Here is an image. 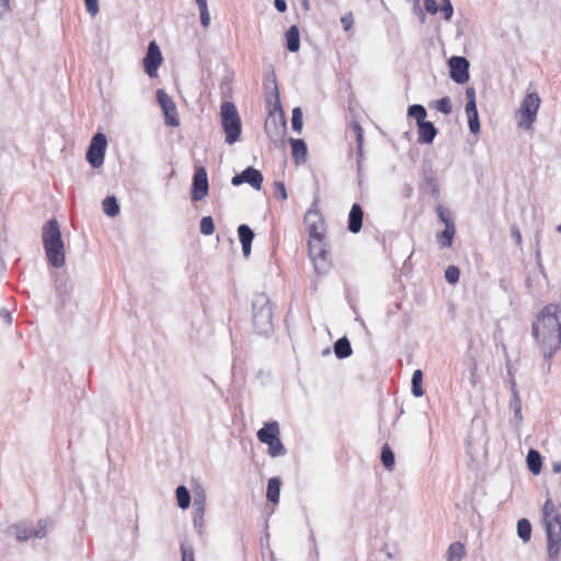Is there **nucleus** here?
I'll return each instance as SVG.
<instances>
[{
    "label": "nucleus",
    "mask_w": 561,
    "mask_h": 561,
    "mask_svg": "<svg viewBox=\"0 0 561 561\" xmlns=\"http://www.w3.org/2000/svg\"><path fill=\"white\" fill-rule=\"evenodd\" d=\"M533 333L543 357L550 358L561 345V306L547 305L538 314Z\"/></svg>",
    "instance_id": "1"
},
{
    "label": "nucleus",
    "mask_w": 561,
    "mask_h": 561,
    "mask_svg": "<svg viewBox=\"0 0 561 561\" xmlns=\"http://www.w3.org/2000/svg\"><path fill=\"white\" fill-rule=\"evenodd\" d=\"M42 238L48 262L54 267H62L65 265V244L56 219H50L44 226Z\"/></svg>",
    "instance_id": "2"
},
{
    "label": "nucleus",
    "mask_w": 561,
    "mask_h": 561,
    "mask_svg": "<svg viewBox=\"0 0 561 561\" xmlns=\"http://www.w3.org/2000/svg\"><path fill=\"white\" fill-rule=\"evenodd\" d=\"M220 121L226 134V142L228 145H233L240 138L242 126L241 118L233 103L224 102L221 104Z\"/></svg>",
    "instance_id": "3"
},
{
    "label": "nucleus",
    "mask_w": 561,
    "mask_h": 561,
    "mask_svg": "<svg viewBox=\"0 0 561 561\" xmlns=\"http://www.w3.org/2000/svg\"><path fill=\"white\" fill-rule=\"evenodd\" d=\"M253 323L259 333L266 334L272 330V308L268 297L261 293L254 295Z\"/></svg>",
    "instance_id": "4"
},
{
    "label": "nucleus",
    "mask_w": 561,
    "mask_h": 561,
    "mask_svg": "<svg viewBox=\"0 0 561 561\" xmlns=\"http://www.w3.org/2000/svg\"><path fill=\"white\" fill-rule=\"evenodd\" d=\"M540 98L536 92H529L522 101L516 116L518 118V126L524 129L531 128L536 121L537 112L540 106Z\"/></svg>",
    "instance_id": "5"
},
{
    "label": "nucleus",
    "mask_w": 561,
    "mask_h": 561,
    "mask_svg": "<svg viewBox=\"0 0 561 561\" xmlns=\"http://www.w3.org/2000/svg\"><path fill=\"white\" fill-rule=\"evenodd\" d=\"M309 255L317 273L323 274L329 270L324 238L309 239Z\"/></svg>",
    "instance_id": "6"
},
{
    "label": "nucleus",
    "mask_w": 561,
    "mask_h": 561,
    "mask_svg": "<svg viewBox=\"0 0 561 561\" xmlns=\"http://www.w3.org/2000/svg\"><path fill=\"white\" fill-rule=\"evenodd\" d=\"M107 140L104 134L98 133L92 137L87 151V160L93 168H100L104 162Z\"/></svg>",
    "instance_id": "7"
},
{
    "label": "nucleus",
    "mask_w": 561,
    "mask_h": 561,
    "mask_svg": "<svg viewBox=\"0 0 561 561\" xmlns=\"http://www.w3.org/2000/svg\"><path fill=\"white\" fill-rule=\"evenodd\" d=\"M163 57L161 54V50L158 46V44L153 41L150 42L148 45L147 54L145 58L142 59V66L145 69V72L150 78H157L158 77V69L162 65Z\"/></svg>",
    "instance_id": "8"
},
{
    "label": "nucleus",
    "mask_w": 561,
    "mask_h": 561,
    "mask_svg": "<svg viewBox=\"0 0 561 561\" xmlns=\"http://www.w3.org/2000/svg\"><path fill=\"white\" fill-rule=\"evenodd\" d=\"M305 226L309 233V239L325 237L324 220L318 210L310 209L306 213Z\"/></svg>",
    "instance_id": "9"
},
{
    "label": "nucleus",
    "mask_w": 561,
    "mask_h": 561,
    "mask_svg": "<svg viewBox=\"0 0 561 561\" xmlns=\"http://www.w3.org/2000/svg\"><path fill=\"white\" fill-rule=\"evenodd\" d=\"M158 102L163 111L165 123L169 126L178 127L180 125V119L178 115L176 105L173 100L163 91H157Z\"/></svg>",
    "instance_id": "10"
},
{
    "label": "nucleus",
    "mask_w": 561,
    "mask_h": 561,
    "mask_svg": "<svg viewBox=\"0 0 561 561\" xmlns=\"http://www.w3.org/2000/svg\"><path fill=\"white\" fill-rule=\"evenodd\" d=\"M242 183H248L253 188L260 191L262 188L263 175L257 169L248 167L231 180V184L234 186L241 185Z\"/></svg>",
    "instance_id": "11"
},
{
    "label": "nucleus",
    "mask_w": 561,
    "mask_h": 561,
    "mask_svg": "<svg viewBox=\"0 0 561 561\" xmlns=\"http://www.w3.org/2000/svg\"><path fill=\"white\" fill-rule=\"evenodd\" d=\"M450 78L457 83H466L469 80V62L463 57L453 56L448 61Z\"/></svg>",
    "instance_id": "12"
},
{
    "label": "nucleus",
    "mask_w": 561,
    "mask_h": 561,
    "mask_svg": "<svg viewBox=\"0 0 561 561\" xmlns=\"http://www.w3.org/2000/svg\"><path fill=\"white\" fill-rule=\"evenodd\" d=\"M208 194V180L206 170L197 168L193 176L192 199L197 202L204 199Z\"/></svg>",
    "instance_id": "13"
},
{
    "label": "nucleus",
    "mask_w": 561,
    "mask_h": 561,
    "mask_svg": "<svg viewBox=\"0 0 561 561\" xmlns=\"http://www.w3.org/2000/svg\"><path fill=\"white\" fill-rule=\"evenodd\" d=\"M542 523L545 528H549L556 525L561 526V516L559 508L549 497L546 500L542 506Z\"/></svg>",
    "instance_id": "14"
},
{
    "label": "nucleus",
    "mask_w": 561,
    "mask_h": 561,
    "mask_svg": "<svg viewBox=\"0 0 561 561\" xmlns=\"http://www.w3.org/2000/svg\"><path fill=\"white\" fill-rule=\"evenodd\" d=\"M205 506H206V494L204 490H199L195 492L194 494V517H193V524L194 527L202 530L204 526V515H205Z\"/></svg>",
    "instance_id": "15"
},
{
    "label": "nucleus",
    "mask_w": 561,
    "mask_h": 561,
    "mask_svg": "<svg viewBox=\"0 0 561 561\" xmlns=\"http://www.w3.org/2000/svg\"><path fill=\"white\" fill-rule=\"evenodd\" d=\"M510 408L514 412V416L511 420V423L513 424L516 431H519L524 417L522 412V400L519 398L515 383H513L512 386V399L510 401Z\"/></svg>",
    "instance_id": "16"
},
{
    "label": "nucleus",
    "mask_w": 561,
    "mask_h": 561,
    "mask_svg": "<svg viewBox=\"0 0 561 561\" xmlns=\"http://www.w3.org/2000/svg\"><path fill=\"white\" fill-rule=\"evenodd\" d=\"M548 538V553L554 557L561 549V526L545 528Z\"/></svg>",
    "instance_id": "17"
},
{
    "label": "nucleus",
    "mask_w": 561,
    "mask_h": 561,
    "mask_svg": "<svg viewBox=\"0 0 561 561\" xmlns=\"http://www.w3.org/2000/svg\"><path fill=\"white\" fill-rule=\"evenodd\" d=\"M238 234L242 244V252L245 257L251 253V244L254 238V233L248 225H240L238 228Z\"/></svg>",
    "instance_id": "18"
},
{
    "label": "nucleus",
    "mask_w": 561,
    "mask_h": 561,
    "mask_svg": "<svg viewBox=\"0 0 561 561\" xmlns=\"http://www.w3.org/2000/svg\"><path fill=\"white\" fill-rule=\"evenodd\" d=\"M279 435V427L277 422L266 423L257 432V438L261 443L267 444Z\"/></svg>",
    "instance_id": "19"
},
{
    "label": "nucleus",
    "mask_w": 561,
    "mask_h": 561,
    "mask_svg": "<svg viewBox=\"0 0 561 561\" xmlns=\"http://www.w3.org/2000/svg\"><path fill=\"white\" fill-rule=\"evenodd\" d=\"M363 225V210L358 204H354L348 216V229L353 233H357Z\"/></svg>",
    "instance_id": "20"
},
{
    "label": "nucleus",
    "mask_w": 561,
    "mask_h": 561,
    "mask_svg": "<svg viewBox=\"0 0 561 561\" xmlns=\"http://www.w3.org/2000/svg\"><path fill=\"white\" fill-rule=\"evenodd\" d=\"M417 127H419V141L423 142V144H432L437 134V130H436L435 126L433 125V123L424 122V123L417 125Z\"/></svg>",
    "instance_id": "21"
},
{
    "label": "nucleus",
    "mask_w": 561,
    "mask_h": 561,
    "mask_svg": "<svg viewBox=\"0 0 561 561\" xmlns=\"http://www.w3.org/2000/svg\"><path fill=\"white\" fill-rule=\"evenodd\" d=\"M466 114L468 117L469 129L472 134L480 131V122L478 117L477 104H466Z\"/></svg>",
    "instance_id": "22"
},
{
    "label": "nucleus",
    "mask_w": 561,
    "mask_h": 561,
    "mask_svg": "<svg viewBox=\"0 0 561 561\" xmlns=\"http://www.w3.org/2000/svg\"><path fill=\"white\" fill-rule=\"evenodd\" d=\"M286 43L287 48L289 51L295 53L299 50L300 47V37H299V31L296 25L290 26L286 34Z\"/></svg>",
    "instance_id": "23"
},
{
    "label": "nucleus",
    "mask_w": 561,
    "mask_h": 561,
    "mask_svg": "<svg viewBox=\"0 0 561 561\" xmlns=\"http://www.w3.org/2000/svg\"><path fill=\"white\" fill-rule=\"evenodd\" d=\"M289 142L291 146L294 159L297 162L305 161L306 156H307V146H306L305 141L302 139L290 138Z\"/></svg>",
    "instance_id": "24"
},
{
    "label": "nucleus",
    "mask_w": 561,
    "mask_h": 561,
    "mask_svg": "<svg viewBox=\"0 0 561 561\" xmlns=\"http://www.w3.org/2000/svg\"><path fill=\"white\" fill-rule=\"evenodd\" d=\"M466 554L465 546L456 541L446 551V561H461Z\"/></svg>",
    "instance_id": "25"
},
{
    "label": "nucleus",
    "mask_w": 561,
    "mask_h": 561,
    "mask_svg": "<svg viewBox=\"0 0 561 561\" xmlns=\"http://www.w3.org/2000/svg\"><path fill=\"white\" fill-rule=\"evenodd\" d=\"M527 467L534 474H539L541 470V456L540 454L535 450L530 449L527 454Z\"/></svg>",
    "instance_id": "26"
},
{
    "label": "nucleus",
    "mask_w": 561,
    "mask_h": 561,
    "mask_svg": "<svg viewBox=\"0 0 561 561\" xmlns=\"http://www.w3.org/2000/svg\"><path fill=\"white\" fill-rule=\"evenodd\" d=\"M334 353L339 358L348 357L352 354L350 341L346 337L339 339L334 344Z\"/></svg>",
    "instance_id": "27"
},
{
    "label": "nucleus",
    "mask_w": 561,
    "mask_h": 561,
    "mask_svg": "<svg viewBox=\"0 0 561 561\" xmlns=\"http://www.w3.org/2000/svg\"><path fill=\"white\" fill-rule=\"evenodd\" d=\"M280 481L278 478H272L267 483L266 497L273 503H277L279 500Z\"/></svg>",
    "instance_id": "28"
},
{
    "label": "nucleus",
    "mask_w": 561,
    "mask_h": 561,
    "mask_svg": "<svg viewBox=\"0 0 561 561\" xmlns=\"http://www.w3.org/2000/svg\"><path fill=\"white\" fill-rule=\"evenodd\" d=\"M517 535L524 543H527L530 540L531 524L528 519L522 518L517 522Z\"/></svg>",
    "instance_id": "29"
},
{
    "label": "nucleus",
    "mask_w": 561,
    "mask_h": 561,
    "mask_svg": "<svg viewBox=\"0 0 561 561\" xmlns=\"http://www.w3.org/2000/svg\"><path fill=\"white\" fill-rule=\"evenodd\" d=\"M455 233V225L453 222H447V226H445V230L439 236V241L443 248L451 247Z\"/></svg>",
    "instance_id": "30"
},
{
    "label": "nucleus",
    "mask_w": 561,
    "mask_h": 561,
    "mask_svg": "<svg viewBox=\"0 0 561 561\" xmlns=\"http://www.w3.org/2000/svg\"><path fill=\"white\" fill-rule=\"evenodd\" d=\"M103 211L110 216L115 217L119 213L117 199L114 196H107L103 199Z\"/></svg>",
    "instance_id": "31"
},
{
    "label": "nucleus",
    "mask_w": 561,
    "mask_h": 561,
    "mask_svg": "<svg viewBox=\"0 0 561 561\" xmlns=\"http://www.w3.org/2000/svg\"><path fill=\"white\" fill-rule=\"evenodd\" d=\"M178 505L182 510H186L191 504V495L188 490L184 485H180L175 491Z\"/></svg>",
    "instance_id": "32"
},
{
    "label": "nucleus",
    "mask_w": 561,
    "mask_h": 561,
    "mask_svg": "<svg viewBox=\"0 0 561 561\" xmlns=\"http://www.w3.org/2000/svg\"><path fill=\"white\" fill-rule=\"evenodd\" d=\"M196 4L199 10L201 24L204 28H207L210 24V14L207 7V0H196Z\"/></svg>",
    "instance_id": "33"
},
{
    "label": "nucleus",
    "mask_w": 561,
    "mask_h": 561,
    "mask_svg": "<svg viewBox=\"0 0 561 561\" xmlns=\"http://www.w3.org/2000/svg\"><path fill=\"white\" fill-rule=\"evenodd\" d=\"M423 374L420 369L414 370L412 375V393L415 397H421L424 394V390L422 388Z\"/></svg>",
    "instance_id": "34"
},
{
    "label": "nucleus",
    "mask_w": 561,
    "mask_h": 561,
    "mask_svg": "<svg viewBox=\"0 0 561 561\" xmlns=\"http://www.w3.org/2000/svg\"><path fill=\"white\" fill-rule=\"evenodd\" d=\"M408 115L416 119L417 125L424 123L426 117V110L423 105L414 104L408 108Z\"/></svg>",
    "instance_id": "35"
},
{
    "label": "nucleus",
    "mask_w": 561,
    "mask_h": 561,
    "mask_svg": "<svg viewBox=\"0 0 561 561\" xmlns=\"http://www.w3.org/2000/svg\"><path fill=\"white\" fill-rule=\"evenodd\" d=\"M266 445L268 446V454L272 457L283 456L285 454V448H284L282 442L279 440L278 436L276 438H274L273 440L267 442Z\"/></svg>",
    "instance_id": "36"
},
{
    "label": "nucleus",
    "mask_w": 561,
    "mask_h": 561,
    "mask_svg": "<svg viewBox=\"0 0 561 561\" xmlns=\"http://www.w3.org/2000/svg\"><path fill=\"white\" fill-rule=\"evenodd\" d=\"M13 534L16 539L20 541H25L31 537V530L27 528L25 524H18L12 527Z\"/></svg>",
    "instance_id": "37"
},
{
    "label": "nucleus",
    "mask_w": 561,
    "mask_h": 561,
    "mask_svg": "<svg viewBox=\"0 0 561 561\" xmlns=\"http://www.w3.org/2000/svg\"><path fill=\"white\" fill-rule=\"evenodd\" d=\"M291 124H293V129L296 133L301 131V129H302V112L299 107H295L293 110Z\"/></svg>",
    "instance_id": "38"
},
{
    "label": "nucleus",
    "mask_w": 561,
    "mask_h": 561,
    "mask_svg": "<svg viewBox=\"0 0 561 561\" xmlns=\"http://www.w3.org/2000/svg\"><path fill=\"white\" fill-rule=\"evenodd\" d=\"M215 225L214 220L210 216L203 217L201 220V232L205 236H210L214 233Z\"/></svg>",
    "instance_id": "39"
},
{
    "label": "nucleus",
    "mask_w": 561,
    "mask_h": 561,
    "mask_svg": "<svg viewBox=\"0 0 561 561\" xmlns=\"http://www.w3.org/2000/svg\"><path fill=\"white\" fill-rule=\"evenodd\" d=\"M272 123L275 126V136H282L286 130V121L283 118V116H280L279 124H277L275 117L272 119ZM270 125H271V121H267L265 124V129H266L267 134H270Z\"/></svg>",
    "instance_id": "40"
},
{
    "label": "nucleus",
    "mask_w": 561,
    "mask_h": 561,
    "mask_svg": "<svg viewBox=\"0 0 561 561\" xmlns=\"http://www.w3.org/2000/svg\"><path fill=\"white\" fill-rule=\"evenodd\" d=\"M353 128L356 134L358 158L360 159L363 156L364 133H363L360 125L357 122L353 123Z\"/></svg>",
    "instance_id": "41"
},
{
    "label": "nucleus",
    "mask_w": 561,
    "mask_h": 561,
    "mask_svg": "<svg viewBox=\"0 0 561 561\" xmlns=\"http://www.w3.org/2000/svg\"><path fill=\"white\" fill-rule=\"evenodd\" d=\"M382 465L390 469L394 463V455L388 446H383L381 450Z\"/></svg>",
    "instance_id": "42"
},
{
    "label": "nucleus",
    "mask_w": 561,
    "mask_h": 561,
    "mask_svg": "<svg viewBox=\"0 0 561 561\" xmlns=\"http://www.w3.org/2000/svg\"><path fill=\"white\" fill-rule=\"evenodd\" d=\"M460 272L457 266L449 265L445 271V278L449 284H456L459 280Z\"/></svg>",
    "instance_id": "43"
},
{
    "label": "nucleus",
    "mask_w": 561,
    "mask_h": 561,
    "mask_svg": "<svg viewBox=\"0 0 561 561\" xmlns=\"http://www.w3.org/2000/svg\"><path fill=\"white\" fill-rule=\"evenodd\" d=\"M437 111H439L440 113L443 114H450L451 113V110H453V106H451V102H450V99L448 96H444L438 102H437V106H436Z\"/></svg>",
    "instance_id": "44"
},
{
    "label": "nucleus",
    "mask_w": 561,
    "mask_h": 561,
    "mask_svg": "<svg viewBox=\"0 0 561 561\" xmlns=\"http://www.w3.org/2000/svg\"><path fill=\"white\" fill-rule=\"evenodd\" d=\"M84 4L87 11L90 13L92 18L96 16L99 13V0H84Z\"/></svg>",
    "instance_id": "45"
},
{
    "label": "nucleus",
    "mask_w": 561,
    "mask_h": 561,
    "mask_svg": "<svg viewBox=\"0 0 561 561\" xmlns=\"http://www.w3.org/2000/svg\"><path fill=\"white\" fill-rule=\"evenodd\" d=\"M440 11L443 12L446 21L451 19L454 10L449 0H443Z\"/></svg>",
    "instance_id": "46"
},
{
    "label": "nucleus",
    "mask_w": 561,
    "mask_h": 561,
    "mask_svg": "<svg viewBox=\"0 0 561 561\" xmlns=\"http://www.w3.org/2000/svg\"><path fill=\"white\" fill-rule=\"evenodd\" d=\"M275 196L277 198H280L283 201L287 199V191L283 182H276L275 183Z\"/></svg>",
    "instance_id": "47"
},
{
    "label": "nucleus",
    "mask_w": 561,
    "mask_h": 561,
    "mask_svg": "<svg viewBox=\"0 0 561 561\" xmlns=\"http://www.w3.org/2000/svg\"><path fill=\"white\" fill-rule=\"evenodd\" d=\"M33 534L37 538H44L47 534V523L45 520H41Z\"/></svg>",
    "instance_id": "48"
},
{
    "label": "nucleus",
    "mask_w": 561,
    "mask_h": 561,
    "mask_svg": "<svg viewBox=\"0 0 561 561\" xmlns=\"http://www.w3.org/2000/svg\"><path fill=\"white\" fill-rule=\"evenodd\" d=\"M182 550V561H194V552L191 547H181Z\"/></svg>",
    "instance_id": "49"
},
{
    "label": "nucleus",
    "mask_w": 561,
    "mask_h": 561,
    "mask_svg": "<svg viewBox=\"0 0 561 561\" xmlns=\"http://www.w3.org/2000/svg\"><path fill=\"white\" fill-rule=\"evenodd\" d=\"M424 8L426 12L431 14H435L438 10L437 3L435 0H425L424 1Z\"/></svg>",
    "instance_id": "50"
},
{
    "label": "nucleus",
    "mask_w": 561,
    "mask_h": 561,
    "mask_svg": "<svg viewBox=\"0 0 561 561\" xmlns=\"http://www.w3.org/2000/svg\"><path fill=\"white\" fill-rule=\"evenodd\" d=\"M10 12L9 0H0V19H3Z\"/></svg>",
    "instance_id": "51"
},
{
    "label": "nucleus",
    "mask_w": 561,
    "mask_h": 561,
    "mask_svg": "<svg viewBox=\"0 0 561 561\" xmlns=\"http://www.w3.org/2000/svg\"><path fill=\"white\" fill-rule=\"evenodd\" d=\"M437 215L439 219L445 224V226H447V222H453L449 219L447 211L442 206L437 207Z\"/></svg>",
    "instance_id": "52"
},
{
    "label": "nucleus",
    "mask_w": 561,
    "mask_h": 561,
    "mask_svg": "<svg viewBox=\"0 0 561 561\" xmlns=\"http://www.w3.org/2000/svg\"><path fill=\"white\" fill-rule=\"evenodd\" d=\"M467 104H476V91L473 88H467L466 90Z\"/></svg>",
    "instance_id": "53"
},
{
    "label": "nucleus",
    "mask_w": 561,
    "mask_h": 561,
    "mask_svg": "<svg viewBox=\"0 0 561 561\" xmlns=\"http://www.w3.org/2000/svg\"><path fill=\"white\" fill-rule=\"evenodd\" d=\"M0 318L3 320L5 324H11L12 322V314L7 309L0 310Z\"/></svg>",
    "instance_id": "54"
},
{
    "label": "nucleus",
    "mask_w": 561,
    "mask_h": 561,
    "mask_svg": "<svg viewBox=\"0 0 561 561\" xmlns=\"http://www.w3.org/2000/svg\"><path fill=\"white\" fill-rule=\"evenodd\" d=\"M512 237L515 239L517 244L522 243V234L519 229L516 226H513L511 229Z\"/></svg>",
    "instance_id": "55"
},
{
    "label": "nucleus",
    "mask_w": 561,
    "mask_h": 561,
    "mask_svg": "<svg viewBox=\"0 0 561 561\" xmlns=\"http://www.w3.org/2000/svg\"><path fill=\"white\" fill-rule=\"evenodd\" d=\"M341 22H342V24H343L344 30H345V31H347V30H350V28L352 27L353 19H352V16H351V15H348V16H343V18L341 19Z\"/></svg>",
    "instance_id": "56"
},
{
    "label": "nucleus",
    "mask_w": 561,
    "mask_h": 561,
    "mask_svg": "<svg viewBox=\"0 0 561 561\" xmlns=\"http://www.w3.org/2000/svg\"><path fill=\"white\" fill-rule=\"evenodd\" d=\"M274 3H275V8L277 9V11H279V12L286 11L287 7H286L285 0H275Z\"/></svg>",
    "instance_id": "57"
},
{
    "label": "nucleus",
    "mask_w": 561,
    "mask_h": 561,
    "mask_svg": "<svg viewBox=\"0 0 561 561\" xmlns=\"http://www.w3.org/2000/svg\"><path fill=\"white\" fill-rule=\"evenodd\" d=\"M552 470H553V472H556V473L561 472V462H554V463L552 465Z\"/></svg>",
    "instance_id": "58"
},
{
    "label": "nucleus",
    "mask_w": 561,
    "mask_h": 561,
    "mask_svg": "<svg viewBox=\"0 0 561 561\" xmlns=\"http://www.w3.org/2000/svg\"><path fill=\"white\" fill-rule=\"evenodd\" d=\"M557 231L561 233V224L557 227Z\"/></svg>",
    "instance_id": "59"
},
{
    "label": "nucleus",
    "mask_w": 561,
    "mask_h": 561,
    "mask_svg": "<svg viewBox=\"0 0 561 561\" xmlns=\"http://www.w3.org/2000/svg\"><path fill=\"white\" fill-rule=\"evenodd\" d=\"M415 2H419V0H414Z\"/></svg>",
    "instance_id": "60"
}]
</instances>
